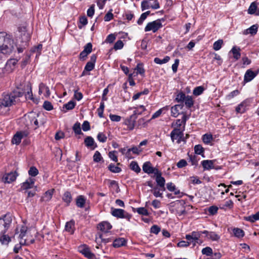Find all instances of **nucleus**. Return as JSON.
<instances>
[{
	"mask_svg": "<svg viewBox=\"0 0 259 259\" xmlns=\"http://www.w3.org/2000/svg\"><path fill=\"white\" fill-rule=\"evenodd\" d=\"M23 94V92L17 89L10 94L4 95L2 98L0 99V112H4L7 108L15 104L19 100V98L22 96Z\"/></svg>",
	"mask_w": 259,
	"mask_h": 259,
	"instance_id": "f257e3e1",
	"label": "nucleus"
},
{
	"mask_svg": "<svg viewBox=\"0 0 259 259\" xmlns=\"http://www.w3.org/2000/svg\"><path fill=\"white\" fill-rule=\"evenodd\" d=\"M23 122L28 128L36 130L39 125L43 124L40 120V114L36 112H30L25 114L23 118Z\"/></svg>",
	"mask_w": 259,
	"mask_h": 259,
	"instance_id": "f03ea898",
	"label": "nucleus"
},
{
	"mask_svg": "<svg viewBox=\"0 0 259 259\" xmlns=\"http://www.w3.org/2000/svg\"><path fill=\"white\" fill-rule=\"evenodd\" d=\"M15 45L5 32H0V53L10 54L15 49Z\"/></svg>",
	"mask_w": 259,
	"mask_h": 259,
	"instance_id": "7ed1b4c3",
	"label": "nucleus"
},
{
	"mask_svg": "<svg viewBox=\"0 0 259 259\" xmlns=\"http://www.w3.org/2000/svg\"><path fill=\"white\" fill-rule=\"evenodd\" d=\"M27 227L23 225L21 226L20 230V234L19 235V238L20 239L19 243L20 245H16L14 248V251L15 253H18L19 252V249L21 247V245H28L29 243H33L34 241L33 239H30V240L28 238V235L27 233ZM16 233H19V232L18 231V228H17L16 230Z\"/></svg>",
	"mask_w": 259,
	"mask_h": 259,
	"instance_id": "20e7f679",
	"label": "nucleus"
},
{
	"mask_svg": "<svg viewBox=\"0 0 259 259\" xmlns=\"http://www.w3.org/2000/svg\"><path fill=\"white\" fill-rule=\"evenodd\" d=\"M12 217L9 214H5L0 218V236L5 234L12 224Z\"/></svg>",
	"mask_w": 259,
	"mask_h": 259,
	"instance_id": "39448f33",
	"label": "nucleus"
},
{
	"mask_svg": "<svg viewBox=\"0 0 259 259\" xmlns=\"http://www.w3.org/2000/svg\"><path fill=\"white\" fill-rule=\"evenodd\" d=\"M184 128H175L170 135L171 141L174 142L176 140L178 144H180L182 141L185 142L184 138Z\"/></svg>",
	"mask_w": 259,
	"mask_h": 259,
	"instance_id": "423d86ee",
	"label": "nucleus"
},
{
	"mask_svg": "<svg viewBox=\"0 0 259 259\" xmlns=\"http://www.w3.org/2000/svg\"><path fill=\"white\" fill-rule=\"evenodd\" d=\"M111 214L117 218H125L128 221L131 219L132 215L125 212L123 209L118 208H111Z\"/></svg>",
	"mask_w": 259,
	"mask_h": 259,
	"instance_id": "0eeeda50",
	"label": "nucleus"
},
{
	"mask_svg": "<svg viewBox=\"0 0 259 259\" xmlns=\"http://www.w3.org/2000/svg\"><path fill=\"white\" fill-rule=\"evenodd\" d=\"M162 25L160 20H157L151 22H149L145 28V31L147 32L152 31L153 32H156L159 28L162 27Z\"/></svg>",
	"mask_w": 259,
	"mask_h": 259,
	"instance_id": "6e6552de",
	"label": "nucleus"
},
{
	"mask_svg": "<svg viewBox=\"0 0 259 259\" xmlns=\"http://www.w3.org/2000/svg\"><path fill=\"white\" fill-rule=\"evenodd\" d=\"M29 134V132L27 131L18 132L14 136L12 142L13 144L19 145L23 138L27 137Z\"/></svg>",
	"mask_w": 259,
	"mask_h": 259,
	"instance_id": "1a4fd4ad",
	"label": "nucleus"
},
{
	"mask_svg": "<svg viewBox=\"0 0 259 259\" xmlns=\"http://www.w3.org/2000/svg\"><path fill=\"white\" fill-rule=\"evenodd\" d=\"M134 114L132 115L130 117L126 118L124 121V124L127 126V129L129 130H134L135 126V122L137 117L135 115L137 114L136 111H134Z\"/></svg>",
	"mask_w": 259,
	"mask_h": 259,
	"instance_id": "9d476101",
	"label": "nucleus"
},
{
	"mask_svg": "<svg viewBox=\"0 0 259 259\" xmlns=\"http://www.w3.org/2000/svg\"><path fill=\"white\" fill-rule=\"evenodd\" d=\"M142 168L143 170L148 174H154L155 175L159 171L157 168L153 167L149 161L145 162L143 165Z\"/></svg>",
	"mask_w": 259,
	"mask_h": 259,
	"instance_id": "9b49d317",
	"label": "nucleus"
},
{
	"mask_svg": "<svg viewBox=\"0 0 259 259\" xmlns=\"http://www.w3.org/2000/svg\"><path fill=\"white\" fill-rule=\"evenodd\" d=\"M19 32L20 33V36L21 41L24 43V46L27 45V42L30 39V35L29 32L27 31L25 27L22 28L20 29Z\"/></svg>",
	"mask_w": 259,
	"mask_h": 259,
	"instance_id": "f8f14e48",
	"label": "nucleus"
},
{
	"mask_svg": "<svg viewBox=\"0 0 259 259\" xmlns=\"http://www.w3.org/2000/svg\"><path fill=\"white\" fill-rule=\"evenodd\" d=\"M18 176V175L16 171L11 172L4 176L3 181L5 183H11L16 180Z\"/></svg>",
	"mask_w": 259,
	"mask_h": 259,
	"instance_id": "ddd939ff",
	"label": "nucleus"
},
{
	"mask_svg": "<svg viewBox=\"0 0 259 259\" xmlns=\"http://www.w3.org/2000/svg\"><path fill=\"white\" fill-rule=\"evenodd\" d=\"M259 70L255 72L252 71L251 69H248L244 76V81L248 82L251 81L258 73Z\"/></svg>",
	"mask_w": 259,
	"mask_h": 259,
	"instance_id": "4468645a",
	"label": "nucleus"
},
{
	"mask_svg": "<svg viewBox=\"0 0 259 259\" xmlns=\"http://www.w3.org/2000/svg\"><path fill=\"white\" fill-rule=\"evenodd\" d=\"M156 176V182L157 185L161 188V191H163L165 190V181L163 177L161 176V172L159 171L157 172L155 175Z\"/></svg>",
	"mask_w": 259,
	"mask_h": 259,
	"instance_id": "2eb2a0df",
	"label": "nucleus"
},
{
	"mask_svg": "<svg viewBox=\"0 0 259 259\" xmlns=\"http://www.w3.org/2000/svg\"><path fill=\"white\" fill-rule=\"evenodd\" d=\"M248 106L249 102L245 100L236 107L235 110L237 113H243L246 111Z\"/></svg>",
	"mask_w": 259,
	"mask_h": 259,
	"instance_id": "dca6fc26",
	"label": "nucleus"
},
{
	"mask_svg": "<svg viewBox=\"0 0 259 259\" xmlns=\"http://www.w3.org/2000/svg\"><path fill=\"white\" fill-rule=\"evenodd\" d=\"M202 233L205 234V236L208 239H210L212 241H218L220 239V236L214 232H209L204 230Z\"/></svg>",
	"mask_w": 259,
	"mask_h": 259,
	"instance_id": "f3484780",
	"label": "nucleus"
},
{
	"mask_svg": "<svg viewBox=\"0 0 259 259\" xmlns=\"http://www.w3.org/2000/svg\"><path fill=\"white\" fill-rule=\"evenodd\" d=\"M84 142L87 147L90 148L92 150L95 149L97 147L94 139L92 137L88 136L85 138Z\"/></svg>",
	"mask_w": 259,
	"mask_h": 259,
	"instance_id": "a211bd4d",
	"label": "nucleus"
},
{
	"mask_svg": "<svg viewBox=\"0 0 259 259\" xmlns=\"http://www.w3.org/2000/svg\"><path fill=\"white\" fill-rule=\"evenodd\" d=\"M98 229L103 232H108L112 228L111 225L108 222L104 221L98 224Z\"/></svg>",
	"mask_w": 259,
	"mask_h": 259,
	"instance_id": "6ab92c4d",
	"label": "nucleus"
},
{
	"mask_svg": "<svg viewBox=\"0 0 259 259\" xmlns=\"http://www.w3.org/2000/svg\"><path fill=\"white\" fill-rule=\"evenodd\" d=\"M34 185V179L32 178L28 179L25 182L23 183L21 185V189L23 190H27L32 188Z\"/></svg>",
	"mask_w": 259,
	"mask_h": 259,
	"instance_id": "aec40b11",
	"label": "nucleus"
},
{
	"mask_svg": "<svg viewBox=\"0 0 259 259\" xmlns=\"http://www.w3.org/2000/svg\"><path fill=\"white\" fill-rule=\"evenodd\" d=\"M54 192V190L50 189L48 190L45 192V193L43 195L40 199V201L41 202H48L52 198L53 193Z\"/></svg>",
	"mask_w": 259,
	"mask_h": 259,
	"instance_id": "412c9836",
	"label": "nucleus"
},
{
	"mask_svg": "<svg viewBox=\"0 0 259 259\" xmlns=\"http://www.w3.org/2000/svg\"><path fill=\"white\" fill-rule=\"evenodd\" d=\"M126 244V240L123 238H118L115 239L112 245L115 248L125 246Z\"/></svg>",
	"mask_w": 259,
	"mask_h": 259,
	"instance_id": "4be33fe9",
	"label": "nucleus"
},
{
	"mask_svg": "<svg viewBox=\"0 0 259 259\" xmlns=\"http://www.w3.org/2000/svg\"><path fill=\"white\" fill-rule=\"evenodd\" d=\"M183 107L182 105H175L171 108V116L174 117H177L180 114V110Z\"/></svg>",
	"mask_w": 259,
	"mask_h": 259,
	"instance_id": "5701e85b",
	"label": "nucleus"
},
{
	"mask_svg": "<svg viewBox=\"0 0 259 259\" xmlns=\"http://www.w3.org/2000/svg\"><path fill=\"white\" fill-rule=\"evenodd\" d=\"M86 202V198L83 195H79L76 199V204L78 207L83 208Z\"/></svg>",
	"mask_w": 259,
	"mask_h": 259,
	"instance_id": "b1692460",
	"label": "nucleus"
},
{
	"mask_svg": "<svg viewBox=\"0 0 259 259\" xmlns=\"http://www.w3.org/2000/svg\"><path fill=\"white\" fill-rule=\"evenodd\" d=\"M257 28H258V27H257V25H253L252 26L250 27L249 28L243 31V34L244 35L250 34L252 35H254L255 34H256L257 31Z\"/></svg>",
	"mask_w": 259,
	"mask_h": 259,
	"instance_id": "393cba45",
	"label": "nucleus"
},
{
	"mask_svg": "<svg viewBox=\"0 0 259 259\" xmlns=\"http://www.w3.org/2000/svg\"><path fill=\"white\" fill-rule=\"evenodd\" d=\"M191 237V236L189 235H186L185 238L189 241V242H190V244L192 243L193 246H195L196 244H201L202 243L203 241L202 240Z\"/></svg>",
	"mask_w": 259,
	"mask_h": 259,
	"instance_id": "a878e982",
	"label": "nucleus"
},
{
	"mask_svg": "<svg viewBox=\"0 0 259 259\" xmlns=\"http://www.w3.org/2000/svg\"><path fill=\"white\" fill-rule=\"evenodd\" d=\"M201 164L204 170H209L213 168V162L212 160H204L201 162Z\"/></svg>",
	"mask_w": 259,
	"mask_h": 259,
	"instance_id": "bb28decb",
	"label": "nucleus"
},
{
	"mask_svg": "<svg viewBox=\"0 0 259 259\" xmlns=\"http://www.w3.org/2000/svg\"><path fill=\"white\" fill-rule=\"evenodd\" d=\"M79 251L85 257L89 258H92L94 256V254L90 252L89 249L85 246L80 247L79 248Z\"/></svg>",
	"mask_w": 259,
	"mask_h": 259,
	"instance_id": "cd10ccee",
	"label": "nucleus"
},
{
	"mask_svg": "<svg viewBox=\"0 0 259 259\" xmlns=\"http://www.w3.org/2000/svg\"><path fill=\"white\" fill-rule=\"evenodd\" d=\"M62 199L67 205H69L72 200L71 193L69 191L65 192L63 195Z\"/></svg>",
	"mask_w": 259,
	"mask_h": 259,
	"instance_id": "c85d7f7f",
	"label": "nucleus"
},
{
	"mask_svg": "<svg viewBox=\"0 0 259 259\" xmlns=\"http://www.w3.org/2000/svg\"><path fill=\"white\" fill-rule=\"evenodd\" d=\"M240 51V48L236 46L233 47L231 50V52L233 55V57L236 60H238L241 56Z\"/></svg>",
	"mask_w": 259,
	"mask_h": 259,
	"instance_id": "c756f323",
	"label": "nucleus"
},
{
	"mask_svg": "<svg viewBox=\"0 0 259 259\" xmlns=\"http://www.w3.org/2000/svg\"><path fill=\"white\" fill-rule=\"evenodd\" d=\"M186 107L188 108H191L194 105V100L192 96H187L184 101Z\"/></svg>",
	"mask_w": 259,
	"mask_h": 259,
	"instance_id": "7c9ffc66",
	"label": "nucleus"
},
{
	"mask_svg": "<svg viewBox=\"0 0 259 259\" xmlns=\"http://www.w3.org/2000/svg\"><path fill=\"white\" fill-rule=\"evenodd\" d=\"M74 222L71 221L67 222L65 225V230L70 234L74 233Z\"/></svg>",
	"mask_w": 259,
	"mask_h": 259,
	"instance_id": "2f4dec72",
	"label": "nucleus"
},
{
	"mask_svg": "<svg viewBox=\"0 0 259 259\" xmlns=\"http://www.w3.org/2000/svg\"><path fill=\"white\" fill-rule=\"evenodd\" d=\"M234 236L238 238H242L244 236V232L238 228H235L233 229Z\"/></svg>",
	"mask_w": 259,
	"mask_h": 259,
	"instance_id": "473e14b6",
	"label": "nucleus"
},
{
	"mask_svg": "<svg viewBox=\"0 0 259 259\" xmlns=\"http://www.w3.org/2000/svg\"><path fill=\"white\" fill-rule=\"evenodd\" d=\"M132 152L134 154H139L141 151L142 149L141 148L137 147H133L131 148H130L126 152V156L128 157L130 154V152Z\"/></svg>",
	"mask_w": 259,
	"mask_h": 259,
	"instance_id": "72a5a7b5",
	"label": "nucleus"
},
{
	"mask_svg": "<svg viewBox=\"0 0 259 259\" xmlns=\"http://www.w3.org/2000/svg\"><path fill=\"white\" fill-rule=\"evenodd\" d=\"M186 96H186L184 93L183 92H180L177 94L175 100L178 103H183L184 102Z\"/></svg>",
	"mask_w": 259,
	"mask_h": 259,
	"instance_id": "f704fd0d",
	"label": "nucleus"
},
{
	"mask_svg": "<svg viewBox=\"0 0 259 259\" xmlns=\"http://www.w3.org/2000/svg\"><path fill=\"white\" fill-rule=\"evenodd\" d=\"M148 121H146L144 118H140L138 120L137 127L138 128H141L146 127Z\"/></svg>",
	"mask_w": 259,
	"mask_h": 259,
	"instance_id": "c9c22d12",
	"label": "nucleus"
},
{
	"mask_svg": "<svg viewBox=\"0 0 259 259\" xmlns=\"http://www.w3.org/2000/svg\"><path fill=\"white\" fill-rule=\"evenodd\" d=\"M246 220L250 222H254L257 220H259V211L256 213L249 215L246 218Z\"/></svg>",
	"mask_w": 259,
	"mask_h": 259,
	"instance_id": "e433bc0d",
	"label": "nucleus"
},
{
	"mask_svg": "<svg viewBox=\"0 0 259 259\" xmlns=\"http://www.w3.org/2000/svg\"><path fill=\"white\" fill-rule=\"evenodd\" d=\"M169 60V57L166 56L163 59H160L159 58H155L154 62L157 64H162L167 63Z\"/></svg>",
	"mask_w": 259,
	"mask_h": 259,
	"instance_id": "4c0bfd02",
	"label": "nucleus"
},
{
	"mask_svg": "<svg viewBox=\"0 0 259 259\" xmlns=\"http://www.w3.org/2000/svg\"><path fill=\"white\" fill-rule=\"evenodd\" d=\"M130 168L132 170L135 171L137 173H139L141 171V168L136 161H132L130 164Z\"/></svg>",
	"mask_w": 259,
	"mask_h": 259,
	"instance_id": "58836bf2",
	"label": "nucleus"
},
{
	"mask_svg": "<svg viewBox=\"0 0 259 259\" xmlns=\"http://www.w3.org/2000/svg\"><path fill=\"white\" fill-rule=\"evenodd\" d=\"M213 138L211 134H206L202 137L203 142L207 144H210L212 141Z\"/></svg>",
	"mask_w": 259,
	"mask_h": 259,
	"instance_id": "ea45409f",
	"label": "nucleus"
},
{
	"mask_svg": "<svg viewBox=\"0 0 259 259\" xmlns=\"http://www.w3.org/2000/svg\"><path fill=\"white\" fill-rule=\"evenodd\" d=\"M108 169L110 171L114 173H119L121 171V169L118 166L111 163L108 166Z\"/></svg>",
	"mask_w": 259,
	"mask_h": 259,
	"instance_id": "a19ab883",
	"label": "nucleus"
},
{
	"mask_svg": "<svg viewBox=\"0 0 259 259\" xmlns=\"http://www.w3.org/2000/svg\"><path fill=\"white\" fill-rule=\"evenodd\" d=\"M95 67V64L93 62H88L85 66L84 69L82 72V75L85 74V71H91Z\"/></svg>",
	"mask_w": 259,
	"mask_h": 259,
	"instance_id": "79ce46f5",
	"label": "nucleus"
},
{
	"mask_svg": "<svg viewBox=\"0 0 259 259\" xmlns=\"http://www.w3.org/2000/svg\"><path fill=\"white\" fill-rule=\"evenodd\" d=\"M11 239L8 235L4 234L0 236V241L2 244L8 245Z\"/></svg>",
	"mask_w": 259,
	"mask_h": 259,
	"instance_id": "37998d69",
	"label": "nucleus"
},
{
	"mask_svg": "<svg viewBox=\"0 0 259 259\" xmlns=\"http://www.w3.org/2000/svg\"><path fill=\"white\" fill-rule=\"evenodd\" d=\"M150 11H147L141 14L140 18L137 21V23L139 25H141L143 21L146 19L147 17L149 15Z\"/></svg>",
	"mask_w": 259,
	"mask_h": 259,
	"instance_id": "c03bdc74",
	"label": "nucleus"
},
{
	"mask_svg": "<svg viewBox=\"0 0 259 259\" xmlns=\"http://www.w3.org/2000/svg\"><path fill=\"white\" fill-rule=\"evenodd\" d=\"M223 44V41L222 39H219L218 40L215 41L213 45V48L215 51H218L221 49L222 48V45Z\"/></svg>",
	"mask_w": 259,
	"mask_h": 259,
	"instance_id": "a18cd8bd",
	"label": "nucleus"
},
{
	"mask_svg": "<svg viewBox=\"0 0 259 259\" xmlns=\"http://www.w3.org/2000/svg\"><path fill=\"white\" fill-rule=\"evenodd\" d=\"M73 130L77 135H80L82 134L80 128V124L79 122H76L73 125Z\"/></svg>",
	"mask_w": 259,
	"mask_h": 259,
	"instance_id": "49530a36",
	"label": "nucleus"
},
{
	"mask_svg": "<svg viewBox=\"0 0 259 259\" xmlns=\"http://www.w3.org/2000/svg\"><path fill=\"white\" fill-rule=\"evenodd\" d=\"M161 189L158 188L157 187H154L153 189L152 190V192L156 197H162V192H161L160 191Z\"/></svg>",
	"mask_w": 259,
	"mask_h": 259,
	"instance_id": "de8ad7c7",
	"label": "nucleus"
},
{
	"mask_svg": "<svg viewBox=\"0 0 259 259\" xmlns=\"http://www.w3.org/2000/svg\"><path fill=\"white\" fill-rule=\"evenodd\" d=\"M204 91V88L202 86H199L196 88H195L193 91V94L195 96H199L201 95Z\"/></svg>",
	"mask_w": 259,
	"mask_h": 259,
	"instance_id": "09e8293b",
	"label": "nucleus"
},
{
	"mask_svg": "<svg viewBox=\"0 0 259 259\" xmlns=\"http://www.w3.org/2000/svg\"><path fill=\"white\" fill-rule=\"evenodd\" d=\"M38 174V169L34 166H31L28 170V174L31 177H35Z\"/></svg>",
	"mask_w": 259,
	"mask_h": 259,
	"instance_id": "8fccbe9b",
	"label": "nucleus"
},
{
	"mask_svg": "<svg viewBox=\"0 0 259 259\" xmlns=\"http://www.w3.org/2000/svg\"><path fill=\"white\" fill-rule=\"evenodd\" d=\"M201 252L203 254L210 256L212 254V249L210 247H206L202 249Z\"/></svg>",
	"mask_w": 259,
	"mask_h": 259,
	"instance_id": "3c124183",
	"label": "nucleus"
},
{
	"mask_svg": "<svg viewBox=\"0 0 259 259\" xmlns=\"http://www.w3.org/2000/svg\"><path fill=\"white\" fill-rule=\"evenodd\" d=\"M75 103L72 101L68 102L63 106V108H65L66 110H71L75 107Z\"/></svg>",
	"mask_w": 259,
	"mask_h": 259,
	"instance_id": "603ef678",
	"label": "nucleus"
},
{
	"mask_svg": "<svg viewBox=\"0 0 259 259\" xmlns=\"http://www.w3.org/2000/svg\"><path fill=\"white\" fill-rule=\"evenodd\" d=\"M117 151H110L108 153V156L109 158L114 162H117L118 158L116 155Z\"/></svg>",
	"mask_w": 259,
	"mask_h": 259,
	"instance_id": "864d4df0",
	"label": "nucleus"
},
{
	"mask_svg": "<svg viewBox=\"0 0 259 259\" xmlns=\"http://www.w3.org/2000/svg\"><path fill=\"white\" fill-rule=\"evenodd\" d=\"M135 70H137V74H140L142 75H143L145 73V70L143 67L142 64H138L137 65Z\"/></svg>",
	"mask_w": 259,
	"mask_h": 259,
	"instance_id": "5fc2aeb1",
	"label": "nucleus"
},
{
	"mask_svg": "<svg viewBox=\"0 0 259 259\" xmlns=\"http://www.w3.org/2000/svg\"><path fill=\"white\" fill-rule=\"evenodd\" d=\"M102 159V157L98 151H96L93 156V160L96 162H99Z\"/></svg>",
	"mask_w": 259,
	"mask_h": 259,
	"instance_id": "6e6d98bb",
	"label": "nucleus"
},
{
	"mask_svg": "<svg viewBox=\"0 0 259 259\" xmlns=\"http://www.w3.org/2000/svg\"><path fill=\"white\" fill-rule=\"evenodd\" d=\"M233 206V202L232 200H229L225 202L224 204L222 205V206L220 207L221 209H225L226 208H232Z\"/></svg>",
	"mask_w": 259,
	"mask_h": 259,
	"instance_id": "4d7b16f0",
	"label": "nucleus"
},
{
	"mask_svg": "<svg viewBox=\"0 0 259 259\" xmlns=\"http://www.w3.org/2000/svg\"><path fill=\"white\" fill-rule=\"evenodd\" d=\"M257 9V6L255 3H252L248 8V12L250 14H254Z\"/></svg>",
	"mask_w": 259,
	"mask_h": 259,
	"instance_id": "13d9d810",
	"label": "nucleus"
},
{
	"mask_svg": "<svg viewBox=\"0 0 259 259\" xmlns=\"http://www.w3.org/2000/svg\"><path fill=\"white\" fill-rule=\"evenodd\" d=\"M203 231H193L188 235H190L191 237H194L198 239H200V236L203 234Z\"/></svg>",
	"mask_w": 259,
	"mask_h": 259,
	"instance_id": "bf43d9fd",
	"label": "nucleus"
},
{
	"mask_svg": "<svg viewBox=\"0 0 259 259\" xmlns=\"http://www.w3.org/2000/svg\"><path fill=\"white\" fill-rule=\"evenodd\" d=\"M97 139L100 142L104 143L107 140V137L104 133H99L97 135Z\"/></svg>",
	"mask_w": 259,
	"mask_h": 259,
	"instance_id": "052dcab7",
	"label": "nucleus"
},
{
	"mask_svg": "<svg viewBox=\"0 0 259 259\" xmlns=\"http://www.w3.org/2000/svg\"><path fill=\"white\" fill-rule=\"evenodd\" d=\"M43 107L46 110L50 111L53 109V107L51 103L49 101H46L44 102L43 104Z\"/></svg>",
	"mask_w": 259,
	"mask_h": 259,
	"instance_id": "680f3d73",
	"label": "nucleus"
},
{
	"mask_svg": "<svg viewBox=\"0 0 259 259\" xmlns=\"http://www.w3.org/2000/svg\"><path fill=\"white\" fill-rule=\"evenodd\" d=\"M194 151L196 154L200 155L203 153L204 150L200 145H197L194 147Z\"/></svg>",
	"mask_w": 259,
	"mask_h": 259,
	"instance_id": "e2e57ef3",
	"label": "nucleus"
},
{
	"mask_svg": "<svg viewBox=\"0 0 259 259\" xmlns=\"http://www.w3.org/2000/svg\"><path fill=\"white\" fill-rule=\"evenodd\" d=\"M123 41L121 40H118L114 44V49L115 50H120L123 48Z\"/></svg>",
	"mask_w": 259,
	"mask_h": 259,
	"instance_id": "0e129e2a",
	"label": "nucleus"
},
{
	"mask_svg": "<svg viewBox=\"0 0 259 259\" xmlns=\"http://www.w3.org/2000/svg\"><path fill=\"white\" fill-rule=\"evenodd\" d=\"M218 210V207L216 206H211L208 209V211L209 214L214 215L216 214Z\"/></svg>",
	"mask_w": 259,
	"mask_h": 259,
	"instance_id": "69168bd1",
	"label": "nucleus"
},
{
	"mask_svg": "<svg viewBox=\"0 0 259 259\" xmlns=\"http://www.w3.org/2000/svg\"><path fill=\"white\" fill-rule=\"evenodd\" d=\"M137 211L139 214L148 215L149 213L148 210L144 207H139L137 209Z\"/></svg>",
	"mask_w": 259,
	"mask_h": 259,
	"instance_id": "338daca9",
	"label": "nucleus"
},
{
	"mask_svg": "<svg viewBox=\"0 0 259 259\" xmlns=\"http://www.w3.org/2000/svg\"><path fill=\"white\" fill-rule=\"evenodd\" d=\"M151 4L147 1H143L141 4L143 10L151 8Z\"/></svg>",
	"mask_w": 259,
	"mask_h": 259,
	"instance_id": "774afa93",
	"label": "nucleus"
}]
</instances>
